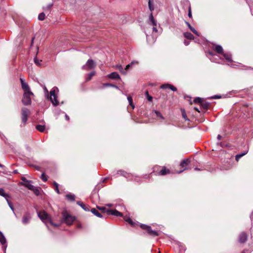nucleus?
Wrapping results in <instances>:
<instances>
[{"mask_svg": "<svg viewBox=\"0 0 253 253\" xmlns=\"http://www.w3.org/2000/svg\"><path fill=\"white\" fill-rule=\"evenodd\" d=\"M31 191H33L35 194L37 196L39 195L40 194V189L38 187L34 186L33 188L31 189Z\"/></svg>", "mask_w": 253, "mask_h": 253, "instance_id": "c85d7f7f", "label": "nucleus"}, {"mask_svg": "<svg viewBox=\"0 0 253 253\" xmlns=\"http://www.w3.org/2000/svg\"><path fill=\"white\" fill-rule=\"evenodd\" d=\"M77 204L79 206H80L84 211H88L89 209L88 207H87L83 202L80 201H78L77 202Z\"/></svg>", "mask_w": 253, "mask_h": 253, "instance_id": "393cba45", "label": "nucleus"}, {"mask_svg": "<svg viewBox=\"0 0 253 253\" xmlns=\"http://www.w3.org/2000/svg\"><path fill=\"white\" fill-rule=\"evenodd\" d=\"M55 191H56V192H57L58 194H59V193H60V192H59V189H58V186H56V187L55 188Z\"/></svg>", "mask_w": 253, "mask_h": 253, "instance_id": "5fc2aeb1", "label": "nucleus"}, {"mask_svg": "<svg viewBox=\"0 0 253 253\" xmlns=\"http://www.w3.org/2000/svg\"><path fill=\"white\" fill-rule=\"evenodd\" d=\"M5 198V200H6L7 203V204H8V206L11 205H12V204L10 202V201L9 200V198Z\"/></svg>", "mask_w": 253, "mask_h": 253, "instance_id": "8fccbe9b", "label": "nucleus"}, {"mask_svg": "<svg viewBox=\"0 0 253 253\" xmlns=\"http://www.w3.org/2000/svg\"><path fill=\"white\" fill-rule=\"evenodd\" d=\"M116 68L122 74H126V71L123 68L122 65H118L116 66Z\"/></svg>", "mask_w": 253, "mask_h": 253, "instance_id": "bb28decb", "label": "nucleus"}, {"mask_svg": "<svg viewBox=\"0 0 253 253\" xmlns=\"http://www.w3.org/2000/svg\"><path fill=\"white\" fill-rule=\"evenodd\" d=\"M63 221L68 225H71L75 220V217L71 216L67 212L63 213Z\"/></svg>", "mask_w": 253, "mask_h": 253, "instance_id": "423d86ee", "label": "nucleus"}, {"mask_svg": "<svg viewBox=\"0 0 253 253\" xmlns=\"http://www.w3.org/2000/svg\"><path fill=\"white\" fill-rule=\"evenodd\" d=\"M124 220L128 222L130 224H131L132 225H133L132 221L131 220V219L129 217L126 216H125L124 217Z\"/></svg>", "mask_w": 253, "mask_h": 253, "instance_id": "f704fd0d", "label": "nucleus"}, {"mask_svg": "<svg viewBox=\"0 0 253 253\" xmlns=\"http://www.w3.org/2000/svg\"><path fill=\"white\" fill-rule=\"evenodd\" d=\"M38 217L47 226V223H49L50 224L53 225L54 227L59 226V224L54 223L51 220V216L45 211H37Z\"/></svg>", "mask_w": 253, "mask_h": 253, "instance_id": "f03ea898", "label": "nucleus"}, {"mask_svg": "<svg viewBox=\"0 0 253 253\" xmlns=\"http://www.w3.org/2000/svg\"><path fill=\"white\" fill-rule=\"evenodd\" d=\"M145 95L148 101L151 102L152 101L153 98L151 96L149 95L148 91L147 90L145 91Z\"/></svg>", "mask_w": 253, "mask_h": 253, "instance_id": "58836bf2", "label": "nucleus"}, {"mask_svg": "<svg viewBox=\"0 0 253 253\" xmlns=\"http://www.w3.org/2000/svg\"><path fill=\"white\" fill-rule=\"evenodd\" d=\"M97 208L101 211H102L104 212H106V209L104 207H97Z\"/></svg>", "mask_w": 253, "mask_h": 253, "instance_id": "de8ad7c7", "label": "nucleus"}, {"mask_svg": "<svg viewBox=\"0 0 253 253\" xmlns=\"http://www.w3.org/2000/svg\"><path fill=\"white\" fill-rule=\"evenodd\" d=\"M214 50L218 53L223 54V53L222 47L220 45H216L215 46Z\"/></svg>", "mask_w": 253, "mask_h": 253, "instance_id": "6ab92c4d", "label": "nucleus"}, {"mask_svg": "<svg viewBox=\"0 0 253 253\" xmlns=\"http://www.w3.org/2000/svg\"><path fill=\"white\" fill-rule=\"evenodd\" d=\"M20 81L21 84L22 88L24 91L22 102L24 105H29L31 104V96L34 95V94L31 91L28 84L26 83L22 78H20Z\"/></svg>", "mask_w": 253, "mask_h": 253, "instance_id": "f257e3e1", "label": "nucleus"}, {"mask_svg": "<svg viewBox=\"0 0 253 253\" xmlns=\"http://www.w3.org/2000/svg\"><path fill=\"white\" fill-rule=\"evenodd\" d=\"M95 67V63L92 59H88L86 62L85 65L82 67V69L86 70H88L94 68Z\"/></svg>", "mask_w": 253, "mask_h": 253, "instance_id": "0eeeda50", "label": "nucleus"}, {"mask_svg": "<svg viewBox=\"0 0 253 253\" xmlns=\"http://www.w3.org/2000/svg\"><path fill=\"white\" fill-rule=\"evenodd\" d=\"M247 240V235L245 232L241 233L239 236V241L241 243H244Z\"/></svg>", "mask_w": 253, "mask_h": 253, "instance_id": "ddd939ff", "label": "nucleus"}, {"mask_svg": "<svg viewBox=\"0 0 253 253\" xmlns=\"http://www.w3.org/2000/svg\"><path fill=\"white\" fill-rule=\"evenodd\" d=\"M153 33H157L158 32V29L157 28V26H153Z\"/></svg>", "mask_w": 253, "mask_h": 253, "instance_id": "09e8293b", "label": "nucleus"}, {"mask_svg": "<svg viewBox=\"0 0 253 253\" xmlns=\"http://www.w3.org/2000/svg\"><path fill=\"white\" fill-rule=\"evenodd\" d=\"M222 55L227 62H232V56H231V55L230 53L223 52Z\"/></svg>", "mask_w": 253, "mask_h": 253, "instance_id": "f3484780", "label": "nucleus"}, {"mask_svg": "<svg viewBox=\"0 0 253 253\" xmlns=\"http://www.w3.org/2000/svg\"><path fill=\"white\" fill-rule=\"evenodd\" d=\"M241 253H250L249 250H244Z\"/></svg>", "mask_w": 253, "mask_h": 253, "instance_id": "13d9d810", "label": "nucleus"}, {"mask_svg": "<svg viewBox=\"0 0 253 253\" xmlns=\"http://www.w3.org/2000/svg\"><path fill=\"white\" fill-rule=\"evenodd\" d=\"M9 207L10 208V209L13 211L14 214H15V213L14 212V209L13 205L12 204L11 205H9Z\"/></svg>", "mask_w": 253, "mask_h": 253, "instance_id": "3c124183", "label": "nucleus"}, {"mask_svg": "<svg viewBox=\"0 0 253 253\" xmlns=\"http://www.w3.org/2000/svg\"><path fill=\"white\" fill-rule=\"evenodd\" d=\"M146 37H147V40L148 41V42L149 43H154L155 41V39L154 38H152V39L151 40V37L150 36H146Z\"/></svg>", "mask_w": 253, "mask_h": 253, "instance_id": "c9c22d12", "label": "nucleus"}, {"mask_svg": "<svg viewBox=\"0 0 253 253\" xmlns=\"http://www.w3.org/2000/svg\"><path fill=\"white\" fill-rule=\"evenodd\" d=\"M184 36L187 39L189 40H193L194 39V36L193 35L189 33V32H185L184 33Z\"/></svg>", "mask_w": 253, "mask_h": 253, "instance_id": "b1692460", "label": "nucleus"}, {"mask_svg": "<svg viewBox=\"0 0 253 253\" xmlns=\"http://www.w3.org/2000/svg\"><path fill=\"white\" fill-rule=\"evenodd\" d=\"M0 243L2 245V248L3 251L5 252L7 248L6 240L1 232H0Z\"/></svg>", "mask_w": 253, "mask_h": 253, "instance_id": "6e6552de", "label": "nucleus"}, {"mask_svg": "<svg viewBox=\"0 0 253 253\" xmlns=\"http://www.w3.org/2000/svg\"><path fill=\"white\" fill-rule=\"evenodd\" d=\"M201 105L202 106V107L205 110H206L208 109L209 106H210V103H208V102H202L201 104Z\"/></svg>", "mask_w": 253, "mask_h": 253, "instance_id": "cd10ccee", "label": "nucleus"}, {"mask_svg": "<svg viewBox=\"0 0 253 253\" xmlns=\"http://www.w3.org/2000/svg\"><path fill=\"white\" fill-rule=\"evenodd\" d=\"M41 178L44 182L47 180V177L45 175L44 173H42L41 175Z\"/></svg>", "mask_w": 253, "mask_h": 253, "instance_id": "37998d69", "label": "nucleus"}, {"mask_svg": "<svg viewBox=\"0 0 253 253\" xmlns=\"http://www.w3.org/2000/svg\"><path fill=\"white\" fill-rule=\"evenodd\" d=\"M41 61H42V60H39V59H37V57L34 58V62L38 66H41Z\"/></svg>", "mask_w": 253, "mask_h": 253, "instance_id": "79ce46f5", "label": "nucleus"}, {"mask_svg": "<svg viewBox=\"0 0 253 253\" xmlns=\"http://www.w3.org/2000/svg\"><path fill=\"white\" fill-rule=\"evenodd\" d=\"M140 227L142 229L146 230L148 234L150 236L155 237L159 235V233L157 231L153 230L150 226L141 224H140Z\"/></svg>", "mask_w": 253, "mask_h": 253, "instance_id": "39448f33", "label": "nucleus"}, {"mask_svg": "<svg viewBox=\"0 0 253 253\" xmlns=\"http://www.w3.org/2000/svg\"><path fill=\"white\" fill-rule=\"evenodd\" d=\"M248 153V151H246L241 154H237L235 156V159L237 161H238L243 156H244V155H245L246 154H247Z\"/></svg>", "mask_w": 253, "mask_h": 253, "instance_id": "a878e982", "label": "nucleus"}, {"mask_svg": "<svg viewBox=\"0 0 253 253\" xmlns=\"http://www.w3.org/2000/svg\"><path fill=\"white\" fill-rule=\"evenodd\" d=\"M186 24L188 27V28L190 29V30L195 35H196L198 36H200V34L193 28L192 27L191 25L188 23V22H185Z\"/></svg>", "mask_w": 253, "mask_h": 253, "instance_id": "a211bd4d", "label": "nucleus"}, {"mask_svg": "<svg viewBox=\"0 0 253 253\" xmlns=\"http://www.w3.org/2000/svg\"><path fill=\"white\" fill-rule=\"evenodd\" d=\"M95 74V71H92V72H90L89 74H88L87 77L86 79V81H88L90 80L91 79L92 77L93 76H94Z\"/></svg>", "mask_w": 253, "mask_h": 253, "instance_id": "c756f323", "label": "nucleus"}, {"mask_svg": "<svg viewBox=\"0 0 253 253\" xmlns=\"http://www.w3.org/2000/svg\"><path fill=\"white\" fill-rule=\"evenodd\" d=\"M44 18H45V14L43 12H42V13H41L39 15V16H38V19L40 20H43L44 19Z\"/></svg>", "mask_w": 253, "mask_h": 253, "instance_id": "e433bc0d", "label": "nucleus"}, {"mask_svg": "<svg viewBox=\"0 0 253 253\" xmlns=\"http://www.w3.org/2000/svg\"><path fill=\"white\" fill-rule=\"evenodd\" d=\"M194 109H195V110H196V111H197V112H200V110H199V109H198V108H196V107L194 108Z\"/></svg>", "mask_w": 253, "mask_h": 253, "instance_id": "69168bd1", "label": "nucleus"}, {"mask_svg": "<svg viewBox=\"0 0 253 253\" xmlns=\"http://www.w3.org/2000/svg\"><path fill=\"white\" fill-rule=\"evenodd\" d=\"M91 212L93 214H94L95 215H96L97 217H102V215L100 212H99V211H98L97 210H96L95 209H94V208L92 209L91 210Z\"/></svg>", "mask_w": 253, "mask_h": 253, "instance_id": "412c9836", "label": "nucleus"}, {"mask_svg": "<svg viewBox=\"0 0 253 253\" xmlns=\"http://www.w3.org/2000/svg\"><path fill=\"white\" fill-rule=\"evenodd\" d=\"M32 181H26V183H22L21 184L29 189V190H31L32 188H33V187L34 186L32 184Z\"/></svg>", "mask_w": 253, "mask_h": 253, "instance_id": "dca6fc26", "label": "nucleus"}, {"mask_svg": "<svg viewBox=\"0 0 253 253\" xmlns=\"http://www.w3.org/2000/svg\"><path fill=\"white\" fill-rule=\"evenodd\" d=\"M127 100L129 102V105L132 107V109H133L134 108V105L133 104L132 98L131 96H127Z\"/></svg>", "mask_w": 253, "mask_h": 253, "instance_id": "7c9ffc66", "label": "nucleus"}, {"mask_svg": "<svg viewBox=\"0 0 253 253\" xmlns=\"http://www.w3.org/2000/svg\"><path fill=\"white\" fill-rule=\"evenodd\" d=\"M154 113L156 114V116L159 118H160L162 119H164V118L162 116V115L161 114V113L158 111L155 110Z\"/></svg>", "mask_w": 253, "mask_h": 253, "instance_id": "4c0bfd02", "label": "nucleus"}, {"mask_svg": "<svg viewBox=\"0 0 253 253\" xmlns=\"http://www.w3.org/2000/svg\"><path fill=\"white\" fill-rule=\"evenodd\" d=\"M220 97V96L218 95H214V96L211 97V98L213 99H216V98H219Z\"/></svg>", "mask_w": 253, "mask_h": 253, "instance_id": "6e6d98bb", "label": "nucleus"}, {"mask_svg": "<svg viewBox=\"0 0 253 253\" xmlns=\"http://www.w3.org/2000/svg\"><path fill=\"white\" fill-rule=\"evenodd\" d=\"M103 86H105V87H109V86H113V87H115L117 88H118V87L117 86H116L115 85H113L112 84H109V83H106V84H103Z\"/></svg>", "mask_w": 253, "mask_h": 253, "instance_id": "c03bdc74", "label": "nucleus"}, {"mask_svg": "<svg viewBox=\"0 0 253 253\" xmlns=\"http://www.w3.org/2000/svg\"><path fill=\"white\" fill-rule=\"evenodd\" d=\"M149 23L153 26H157V20L154 18L152 12H151L149 16Z\"/></svg>", "mask_w": 253, "mask_h": 253, "instance_id": "f8f14e48", "label": "nucleus"}, {"mask_svg": "<svg viewBox=\"0 0 253 253\" xmlns=\"http://www.w3.org/2000/svg\"><path fill=\"white\" fill-rule=\"evenodd\" d=\"M36 128L40 132H43L45 129V126H44L42 125H37L36 126Z\"/></svg>", "mask_w": 253, "mask_h": 253, "instance_id": "2f4dec72", "label": "nucleus"}, {"mask_svg": "<svg viewBox=\"0 0 253 253\" xmlns=\"http://www.w3.org/2000/svg\"><path fill=\"white\" fill-rule=\"evenodd\" d=\"M52 5H53V4H48L47 5V8L49 9V8H50L52 7Z\"/></svg>", "mask_w": 253, "mask_h": 253, "instance_id": "052dcab7", "label": "nucleus"}, {"mask_svg": "<svg viewBox=\"0 0 253 253\" xmlns=\"http://www.w3.org/2000/svg\"><path fill=\"white\" fill-rule=\"evenodd\" d=\"M58 91V88L54 87L50 91L49 98L54 106H57L59 104V101L57 99V96L55 94L56 91Z\"/></svg>", "mask_w": 253, "mask_h": 253, "instance_id": "7ed1b4c3", "label": "nucleus"}, {"mask_svg": "<svg viewBox=\"0 0 253 253\" xmlns=\"http://www.w3.org/2000/svg\"><path fill=\"white\" fill-rule=\"evenodd\" d=\"M107 77L111 79H120V76L117 72H113L108 75Z\"/></svg>", "mask_w": 253, "mask_h": 253, "instance_id": "2eb2a0df", "label": "nucleus"}, {"mask_svg": "<svg viewBox=\"0 0 253 253\" xmlns=\"http://www.w3.org/2000/svg\"><path fill=\"white\" fill-rule=\"evenodd\" d=\"M148 7L149 10L152 12L154 10V5L153 0H148Z\"/></svg>", "mask_w": 253, "mask_h": 253, "instance_id": "aec40b11", "label": "nucleus"}, {"mask_svg": "<svg viewBox=\"0 0 253 253\" xmlns=\"http://www.w3.org/2000/svg\"><path fill=\"white\" fill-rule=\"evenodd\" d=\"M182 117L186 121H189V120L187 118V116L185 112H182Z\"/></svg>", "mask_w": 253, "mask_h": 253, "instance_id": "a18cd8bd", "label": "nucleus"}, {"mask_svg": "<svg viewBox=\"0 0 253 253\" xmlns=\"http://www.w3.org/2000/svg\"><path fill=\"white\" fill-rule=\"evenodd\" d=\"M188 16L191 18L192 17V13H191V9L189 8V11H188Z\"/></svg>", "mask_w": 253, "mask_h": 253, "instance_id": "603ef678", "label": "nucleus"}, {"mask_svg": "<svg viewBox=\"0 0 253 253\" xmlns=\"http://www.w3.org/2000/svg\"><path fill=\"white\" fill-rule=\"evenodd\" d=\"M203 99L200 97H197L194 100L195 103H200V104L203 102Z\"/></svg>", "mask_w": 253, "mask_h": 253, "instance_id": "ea45409f", "label": "nucleus"}, {"mask_svg": "<svg viewBox=\"0 0 253 253\" xmlns=\"http://www.w3.org/2000/svg\"><path fill=\"white\" fill-rule=\"evenodd\" d=\"M189 163H190L189 159H187L183 160L181 162V163L180 165V167L182 168H183V169L182 170L177 171V173H180L182 172V171H183L184 170L186 169H187L186 167L189 165Z\"/></svg>", "mask_w": 253, "mask_h": 253, "instance_id": "1a4fd4ad", "label": "nucleus"}, {"mask_svg": "<svg viewBox=\"0 0 253 253\" xmlns=\"http://www.w3.org/2000/svg\"><path fill=\"white\" fill-rule=\"evenodd\" d=\"M184 43L185 45H188L189 44V42L187 41H184Z\"/></svg>", "mask_w": 253, "mask_h": 253, "instance_id": "4d7b16f0", "label": "nucleus"}, {"mask_svg": "<svg viewBox=\"0 0 253 253\" xmlns=\"http://www.w3.org/2000/svg\"><path fill=\"white\" fill-rule=\"evenodd\" d=\"M169 172V170H167L166 169H163L160 170L159 172V174L162 175H164L166 174L167 173Z\"/></svg>", "mask_w": 253, "mask_h": 253, "instance_id": "473e14b6", "label": "nucleus"}, {"mask_svg": "<svg viewBox=\"0 0 253 253\" xmlns=\"http://www.w3.org/2000/svg\"><path fill=\"white\" fill-rule=\"evenodd\" d=\"M21 180L24 182V183H26V181H28L25 177H22Z\"/></svg>", "mask_w": 253, "mask_h": 253, "instance_id": "864d4df0", "label": "nucleus"}, {"mask_svg": "<svg viewBox=\"0 0 253 253\" xmlns=\"http://www.w3.org/2000/svg\"><path fill=\"white\" fill-rule=\"evenodd\" d=\"M53 185L55 186V187H56V186H58V184L57 182H53Z\"/></svg>", "mask_w": 253, "mask_h": 253, "instance_id": "bf43d9fd", "label": "nucleus"}, {"mask_svg": "<svg viewBox=\"0 0 253 253\" xmlns=\"http://www.w3.org/2000/svg\"><path fill=\"white\" fill-rule=\"evenodd\" d=\"M195 170H200V169L197 168H195Z\"/></svg>", "mask_w": 253, "mask_h": 253, "instance_id": "774afa93", "label": "nucleus"}, {"mask_svg": "<svg viewBox=\"0 0 253 253\" xmlns=\"http://www.w3.org/2000/svg\"><path fill=\"white\" fill-rule=\"evenodd\" d=\"M169 88L173 91H175L177 90L176 88L171 84H170Z\"/></svg>", "mask_w": 253, "mask_h": 253, "instance_id": "49530a36", "label": "nucleus"}, {"mask_svg": "<svg viewBox=\"0 0 253 253\" xmlns=\"http://www.w3.org/2000/svg\"><path fill=\"white\" fill-rule=\"evenodd\" d=\"M137 63L138 62L137 61H132L130 64L126 66L125 70L126 71V70L128 69L130 67H131L132 66V65H133L134 64H137Z\"/></svg>", "mask_w": 253, "mask_h": 253, "instance_id": "72a5a7b5", "label": "nucleus"}, {"mask_svg": "<svg viewBox=\"0 0 253 253\" xmlns=\"http://www.w3.org/2000/svg\"><path fill=\"white\" fill-rule=\"evenodd\" d=\"M116 175H122V176H123L126 177V178L131 179L130 178V174L129 173L126 172L125 171L122 170H119L117 171V172H116V174H114V175L117 177V176Z\"/></svg>", "mask_w": 253, "mask_h": 253, "instance_id": "4468645a", "label": "nucleus"}, {"mask_svg": "<svg viewBox=\"0 0 253 253\" xmlns=\"http://www.w3.org/2000/svg\"><path fill=\"white\" fill-rule=\"evenodd\" d=\"M36 169H37V170H40V168L39 167H36Z\"/></svg>", "mask_w": 253, "mask_h": 253, "instance_id": "338daca9", "label": "nucleus"}, {"mask_svg": "<svg viewBox=\"0 0 253 253\" xmlns=\"http://www.w3.org/2000/svg\"><path fill=\"white\" fill-rule=\"evenodd\" d=\"M106 212L108 215H113L116 216H123V214L116 210H107Z\"/></svg>", "mask_w": 253, "mask_h": 253, "instance_id": "9d476101", "label": "nucleus"}, {"mask_svg": "<svg viewBox=\"0 0 253 253\" xmlns=\"http://www.w3.org/2000/svg\"><path fill=\"white\" fill-rule=\"evenodd\" d=\"M30 114V110L26 108H22L21 109V120L23 126L27 122L28 117Z\"/></svg>", "mask_w": 253, "mask_h": 253, "instance_id": "20e7f679", "label": "nucleus"}, {"mask_svg": "<svg viewBox=\"0 0 253 253\" xmlns=\"http://www.w3.org/2000/svg\"><path fill=\"white\" fill-rule=\"evenodd\" d=\"M31 219V216L29 212H26L22 217V222L23 224H28Z\"/></svg>", "mask_w": 253, "mask_h": 253, "instance_id": "9b49d317", "label": "nucleus"}, {"mask_svg": "<svg viewBox=\"0 0 253 253\" xmlns=\"http://www.w3.org/2000/svg\"><path fill=\"white\" fill-rule=\"evenodd\" d=\"M65 118L67 120H69V116L67 115H65Z\"/></svg>", "mask_w": 253, "mask_h": 253, "instance_id": "0e129e2a", "label": "nucleus"}, {"mask_svg": "<svg viewBox=\"0 0 253 253\" xmlns=\"http://www.w3.org/2000/svg\"><path fill=\"white\" fill-rule=\"evenodd\" d=\"M0 195L4 198H10L11 196L5 193L4 190L2 188H0Z\"/></svg>", "mask_w": 253, "mask_h": 253, "instance_id": "4be33fe9", "label": "nucleus"}, {"mask_svg": "<svg viewBox=\"0 0 253 253\" xmlns=\"http://www.w3.org/2000/svg\"><path fill=\"white\" fill-rule=\"evenodd\" d=\"M44 89L45 92L46 93L48 94V90L47 89V88L45 87H44Z\"/></svg>", "mask_w": 253, "mask_h": 253, "instance_id": "680f3d73", "label": "nucleus"}, {"mask_svg": "<svg viewBox=\"0 0 253 253\" xmlns=\"http://www.w3.org/2000/svg\"><path fill=\"white\" fill-rule=\"evenodd\" d=\"M66 197L68 200L71 201H75V195L73 194H71V193L67 194L66 195Z\"/></svg>", "mask_w": 253, "mask_h": 253, "instance_id": "5701e85b", "label": "nucleus"}, {"mask_svg": "<svg viewBox=\"0 0 253 253\" xmlns=\"http://www.w3.org/2000/svg\"><path fill=\"white\" fill-rule=\"evenodd\" d=\"M170 84H163L161 86V88L162 89H167V88H169Z\"/></svg>", "mask_w": 253, "mask_h": 253, "instance_id": "a19ab883", "label": "nucleus"}, {"mask_svg": "<svg viewBox=\"0 0 253 253\" xmlns=\"http://www.w3.org/2000/svg\"><path fill=\"white\" fill-rule=\"evenodd\" d=\"M217 138L218 139V140H220L221 138V136L220 135H217Z\"/></svg>", "mask_w": 253, "mask_h": 253, "instance_id": "e2e57ef3", "label": "nucleus"}]
</instances>
